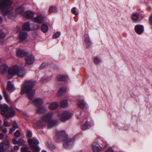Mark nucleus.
Returning a JSON list of instances; mask_svg holds the SVG:
<instances>
[{"mask_svg": "<svg viewBox=\"0 0 152 152\" xmlns=\"http://www.w3.org/2000/svg\"><path fill=\"white\" fill-rule=\"evenodd\" d=\"M25 142L23 139L20 138L18 140V145L20 146L23 145Z\"/></svg>", "mask_w": 152, "mask_h": 152, "instance_id": "nucleus-31", "label": "nucleus"}, {"mask_svg": "<svg viewBox=\"0 0 152 152\" xmlns=\"http://www.w3.org/2000/svg\"><path fill=\"white\" fill-rule=\"evenodd\" d=\"M3 125L5 126L9 127L10 126V124L8 122L4 121V122Z\"/></svg>", "mask_w": 152, "mask_h": 152, "instance_id": "nucleus-43", "label": "nucleus"}, {"mask_svg": "<svg viewBox=\"0 0 152 152\" xmlns=\"http://www.w3.org/2000/svg\"><path fill=\"white\" fill-rule=\"evenodd\" d=\"M81 129L83 130H85L91 127V125L89 122L86 119H84L82 121Z\"/></svg>", "mask_w": 152, "mask_h": 152, "instance_id": "nucleus-9", "label": "nucleus"}, {"mask_svg": "<svg viewBox=\"0 0 152 152\" xmlns=\"http://www.w3.org/2000/svg\"><path fill=\"white\" fill-rule=\"evenodd\" d=\"M56 10V7L51 6L49 8L48 12L50 14H51L55 12Z\"/></svg>", "mask_w": 152, "mask_h": 152, "instance_id": "nucleus-32", "label": "nucleus"}, {"mask_svg": "<svg viewBox=\"0 0 152 152\" xmlns=\"http://www.w3.org/2000/svg\"><path fill=\"white\" fill-rule=\"evenodd\" d=\"M149 22L151 24H152V15L149 18Z\"/></svg>", "mask_w": 152, "mask_h": 152, "instance_id": "nucleus-50", "label": "nucleus"}, {"mask_svg": "<svg viewBox=\"0 0 152 152\" xmlns=\"http://www.w3.org/2000/svg\"><path fill=\"white\" fill-rule=\"evenodd\" d=\"M68 103L66 100H63L60 102L61 106L63 108H66L68 106Z\"/></svg>", "mask_w": 152, "mask_h": 152, "instance_id": "nucleus-28", "label": "nucleus"}, {"mask_svg": "<svg viewBox=\"0 0 152 152\" xmlns=\"http://www.w3.org/2000/svg\"><path fill=\"white\" fill-rule=\"evenodd\" d=\"M46 111V109L44 107L41 106L39 107L37 109V112L39 114L44 113Z\"/></svg>", "mask_w": 152, "mask_h": 152, "instance_id": "nucleus-22", "label": "nucleus"}, {"mask_svg": "<svg viewBox=\"0 0 152 152\" xmlns=\"http://www.w3.org/2000/svg\"><path fill=\"white\" fill-rule=\"evenodd\" d=\"M7 89L8 91L13 92L15 89L14 85L10 81H8L7 83Z\"/></svg>", "mask_w": 152, "mask_h": 152, "instance_id": "nucleus-17", "label": "nucleus"}, {"mask_svg": "<svg viewBox=\"0 0 152 152\" xmlns=\"http://www.w3.org/2000/svg\"><path fill=\"white\" fill-rule=\"evenodd\" d=\"M5 37V35L2 30L0 29V43L2 42L3 39Z\"/></svg>", "mask_w": 152, "mask_h": 152, "instance_id": "nucleus-30", "label": "nucleus"}, {"mask_svg": "<svg viewBox=\"0 0 152 152\" xmlns=\"http://www.w3.org/2000/svg\"><path fill=\"white\" fill-rule=\"evenodd\" d=\"M25 10V7L23 5H21L17 8L16 10V13L19 14H21L23 13Z\"/></svg>", "mask_w": 152, "mask_h": 152, "instance_id": "nucleus-21", "label": "nucleus"}, {"mask_svg": "<svg viewBox=\"0 0 152 152\" xmlns=\"http://www.w3.org/2000/svg\"><path fill=\"white\" fill-rule=\"evenodd\" d=\"M76 9L75 7H74L71 10L72 13L75 15H77L78 14L77 12H76Z\"/></svg>", "mask_w": 152, "mask_h": 152, "instance_id": "nucleus-40", "label": "nucleus"}, {"mask_svg": "<svg viewBox=\"0 0 152 152\" xmlns=\"http://www.w3.org/2000/svg\"><path fill=\"white\" fill-rule=\"evenodd\" d=\"M9 68L6 65L4 64L0 67V72L2 74L7 73Z\"/></svg>", "mask_w": 152, "mask_h": 152, "instance_id": "nucleus-15", "label": "nucleus"}, {"mask_svg": "<svg viewBox=\"0 0 152 152\" xmlns=\"http://www.w3.org/2000/svg\"><path fill=\"white\" fill-rule=\"evenodd\" d=\"M100 59L97 57H95L94 58V61L95 63L96 64H98L100 62Z\"/></svg>", "mask_w": 152, "mask_h": 152, "instance_id": "nucleus-41", "label": "nucleus"}, {"mask_svg": "<svg viewBox=\"0 0 152 152\" xmlns=\"http://www.w3.org/2000/svg\"><path fill=\"white\" fill-rule=\"evenodd\" d=\"M27 36L28 35L26 32L23 31H21L19 35V42H22L23 40L27 38Z\"/></svg>", "mask_w": 152, "mask_h": 152, "instance_id": "nucleus-13", "label": "nucleus"}, {"mask_svg": "<svg viewBox=\"0 0 152 152\" xmlns=\"http://www.w3.org/2000/svg\"><path fill=\"white\" fill-rule=\"evenodd\" d=\"M14 135L15 137H20V132L18 130H17L15 133H14Z\"/></svg>", "mask_w": 152, "mask_h": 152, "instance_id": "nucleus-36", "label": "nucleus"}, {"mask_svg": "<svg viewBox=\"0 0 152 152\" xmlns=\"http://www.w3.org/2000/svg\"><path fill=\"white\" fill-rule=\"evenodd\" d=\"M77 104L79 107L81 108H83L86 106V103L85 101H80L77 102Z\"/></svg>", "mask_w": 152, "mask_h": 152, "instance_id": "nucleus-25", "label": "nucleus"}, {"mask_svg": "<svg viewBox=\"0 0 152 152\" xmlns=\"http://www.w3.org/2000/svg\"><path fill=\"white\" fill-rule=\"evenodd\" d=\"M4 145L3 142L0 143V152H4L5 151L4 148Z\"/></svg>", "mask_w": 152, "mask_h": 152, "instance_id": "nucleus-35", "label": "nucleus"}, {"mask_svg": "<svg viewBox=\"0 0 152 152\" xmlns=\"http://www.w3.org/2000/svg\"><path fill=\"white\" fill-rule=\"evenodd\" d=\"M41 30L43 32H46L48 30V26L45 24H43L41 26Z\"/></svg>", "mask_w": 152, "mask_h": 152, "instance_id": "nucleus-27", "label": "nucleus"}, {"mask_svg": "<svg viewBox=\"0 0 152 152\" xmlns=\"http://www.w3.org/2000/svg\"><path fill=\"white\" fill-rule=\"evenodd\" d=\"M2 142L3 143L4 145L6 146L9 145L10 144V142L8 140H4Z\"/></svg>", "mask_w": 152, "mask_h": 152, "instance_id": "nucleus-37", "label": "nucleus"}, {"mask_svg": "<svg viewBox=\"0 0 152 152\" xmlns=\"http://www.w3.org/2000/svg\"><path fill=\"white\" fill-rule=\"evenodd\" d=\"M60 33L59 32H57L54 35L53 37V38H58L60 35Z\"/></svg>", "mask_w": 152, "mask_h": 152, "instance_id": "nucleus-39", "label": "nucleus"}, {"mask_svg": "<svg viewBox=\"0 0 152 152\" xmlns=\"http://www.w3.org/2000/svg\"><path fill=\"white\" fill-rule=\"evenodd\" d=\"M12 142L13 144L14 145L18 144V141H17V140L15 139H12Z\"/></svg>", "mask_w": 152, "mask_h": 152, "instance_id": "nucleus-47", "label": "nucleus"}, {"mask_svg": "<svg viewBox=\"0 0 152 152\" xmlns=\"http://www.w3.org/2000/svg\"><path fill=\"white\" fill-rule=\"evenodd\" d=\"M15 129L14 128V127H12L11 129H10V131L9 132V133L10 134H12V133L15 131Z\"/></svg>", "mask_w": 152, "mask_h": 152, "instance_id": "nucleus-48", "label": "nucleus"}, {"mask_svg": "<svg viewBox=\"0 0 152 152\" xmlns=\"http://www.w3.org/2000/svg\"><path fill=\"white\" fill-rule=\"evenodd\" d=\"M2 99V97L1 95L0 94V101Z\"/></svg>", "mask_w": 152, "mask_h": 152, "instance_id": "nucleus-54", "label": "nucleus"}, {"mask_svg": "<svg viewBox=\"0 0 152 152\" xmlns=\"http://www.w3.org/2000/svg\"><path fill=\"white\" fill-rule=\"evenodd\" d=\"M27 137H31L32 136V133L31 131H28L27 132Z\"/></svg>", "mask_w": 152, "mask_h": 152, "instance_id": "nucleus-42", "label": "nucleus"}, {"mask_svg": "<svg viewBox=\"0 0 152 152\" xmlns=\"http://www.w3.org/2000/svg\"><path fill=\"white\" fill-rule=\"evenodd\" d=\"M12 3L9 0H0V11L3 15H7L9 18L13 19L15 16L12 11V8L10 6Z\"/></svg>", "mask_w": 152, "mask_h": 152, "instance_id": "nucleus-2", "label": "nucleus"}, {"mask_svg": "<svg viewBox=\"0 0 152 152\" xmlns=\"http://www.w3.org/2000/svg\"><path fill=\"white\" fill-rule=\"evenodd\" d=\"M21 152H27V148L25 147H22L21 148Z\"/></svg>", "mask_w": 152, "mask_h": 152, "instance_id": "nucleus-46", "label": "nucleus"}, {"mask_svg": "<svg viewBox=\"0 0 152 152\" xmlns=\"http://www.w3.org/2000/svg\"><path fill=\"white\" fill-rule=\"evenodd\" d=\"M60 114L61 115L60 120L63 122L68 120L71 116V113L68 111H64Z\"/></svg>", "mask_w": 152, "mask_h": 152, "instance_id": "nucleus-8", "label": "nucleus"}, {"mask_svg": "<svg viewBox=\"0 0 152 152\" xmlns=\"http://www.w3.org/2000/svg\"><path fill=\"white\" fill-rule=\"evenodd\" d=\"M136 32L138 34L142 33L143 31V27L142 26L138 25H136L135 27Z\"/></svg>", "mask_w": 152, "mask_h": 152, "instance_id": "nucleus-16", "label": "nucleus"}, {"mask_svg": "<svg viewBox=\"0 0 152 152\" xmlns=\"http://www.w3.org/2000/svg\"><path fill=\"white\" fill-rule=\"evenodd\" d=\"M3 92L4 95V96L7 102H10V99L9 96L7 94L5 91L4 88L3 90Z\"/></svg>", "mask_w": 152, "mask_h": 152, "instance_id": "nucleus-24", "label": "nucleus"}, {"mask_svg": "<svg viewBox=\"0 0 152 152\" xmlns=\"http://www.w3.org/2000/svg\"><path fill=\"white\" fill-rule=\"evenodd\" d=\"M46 145L51 150H53L55 148V146L52 144L47 142Z\"/></svg>", "mask_w": 152, "mask_h": 152, "instance_id": "nucleus-33", "label": "nucleus"}, {"mask_svg": "<svg viewBox=\"0 0 152 152\" xmlns=\"http://www.w3.org/2000/svg\"><path fill=\"white\" fill-rule=\"evenodd\" d=\"M27 54L26 52L22 49H19L16 52L17 56L19 57H22L25 56Z\"/></svg>", "mask_w": 152, "mask_h": 152, "instance_id": "nucleus-14", "label": "nucleus"}, {"mask_svg": "<svg viewBox=\"0 0 152 152\" xmlns=\"http://www.w3.org/2000/svg\"><path fill=\"white\" fill-rule=\"evenodd\" d=\"M27 152H31L30 151H28Z\"/></svg>", "mask_w": 152, "mask_h": 152, "instance_id": "nucleus-56", "label": "nucleus"}, {"mask_svg": "<svg viewBox=\"0 0 152 152\" xmlns=\"http://www.w3.org/2000/svg\"><path fill=\"white\" fill-rule=\"evenodd\" d=\"M34 83L31 81H26L22 85L20 93L21 94L26 93L29 99H32L34 96L35 91L33 88Z\"/></svg>", "mask_w": 152, "mask_h": 152, "instance_id": "nucleus-3", "label": "nucleus"}, {"mask_svg": "<svg viewBox=\"0 0 152 152\" xmlns=\"http://www.w3.org/2000/svg\"><path fill=\"white\" fill-rule=\"evenodd\" d=\"M2 18L0 16V23L2 22Z\"/></svg>", "mask_w": 152, "mask_h": 152, "instance_id": "nucleus-53", "label": "nucleus"}, {"mask_svg": "<svg viewBox=\"0 0 152 152\" xmlns=\"http://www.w3.org/2000/svg\"><path fill=\"white\" fill-rule=\"evenodd\" d=\"M2 131L3 133H4V134H6L7 132V129L6 128H5L4 129H2Z\"/></svg>", "mask_w": 152, "mask_h": 152, "instance_id": "nucleus-51", "label": "nucleus"}, {"mask_svg": "<svg viewBox=\"0 0 152 152\" xmlns=\"http://www.w3.org/2000/svg\"><path fill=\"white\" fill-rule=\"evenodd\" d=\"M58 106V104L57 102H54L50 104L48 108L50 110H52L57 109Z\"/></svg>", "mask_w": 152, "mask_h": 152, "instance_id": "nucleus-20", "label": "nucleus"}, {"mask_svg": "<svg viewBox=\"0 0 152 152\" xmlns=\"http://www.w3.org/2000/svg\"><path fill=\"white\" fill-rule=\"evenodd\" d=\"M85 41L87 45V46H88L91 43L90 40L89 39V38L88 37L86 38L85 39Z\"/></svg>", "mask_w": 152, "mask_h": 152, "instance_id": "nucleus-38", "label": "nucleus"}, {"mask_svg": "<svg viewBox=\"0 0 152 152\" xmlns=\"http://www.w3.org/2000/svg\"><path fill=\"white\" fill-rule=\"evenodd\" d=\"M14 149L15 150H18L19 149V147L17 145H15L14 146Z\"/></svg>", "mask_w": 152, "mask_h": 152, "instance_id": "nucleus-52", "label": "nucleus"}, {"mask_svg": "<svg viewBox=\"0 0 152 152\" xmlns=\"http://www.w3.org/2000/svg\"><path fill=\"white\" fill-rule=\"evenodd\" d=\"M26 70L23 68H20L17 65H14L9 68L8 74L12 76L17 75L19 77H23L26 74Z\"/></svg>", "mask_w": 152, "mask_h": 152, "instance_id": "nucleus-5", "label": "nucleus"}, {"mask_svg": "<svg viewBox=\"0 0 152 152\" xmlns=\"http://www.w3.org/2000/svg\"><path fill=\"white\" fill-rule=\"evenodd\" d=\"M42 99L40 98H38L35 99L33 101V103L35 105L37 106H39L43 103Z\"/></svg>", "mask_w": 152, "mask_h": 152, "instance_id": "nucleus-18", "label": "nucleus"}, {"mask_svg": "<svg viewBox=\"0 0 152 152\" xmlns=\"http://www.w3.org/2000/svg\"><path fill=\"white\" fill-rule=\"evenodd\" d=\"M0 110L1 114L6 118H9L15 115L14 110L12 107H9L6 104H0Z\"/></svg>", "mask_w": 152, "mask_h": 152, "instance_id": "nucleus-6", "label": "nucleus"}, {"mask_svg": "<svg viewBox=\"0 0 152 152\" xmlns=\"http://www.w3.org/2000/svg\"><path fill=\"white\" fill-rule=\"evenodd\" d=\"M56 135L57 138L56 141L59 142H60V140H62V142H64L63 146L65 148H67L75 141L74 138H69L64 131L57 132Z\"/></svg>", "mask_w": 152, "mask_h": 152, "instance_id": "nucleus-4", "label": "nucleus"}, {"mask_svg": "<svg viewBox=\"0 0 152 152\" xmlns=\"http://www.w3.org/2000/svg\"><path fill=\"white\" fill-rule=\"evenodd\" d=\"M92 149L94 152H99L102 150V147L98 143L94 142L92 145Z\"/></svg>", "mask_w": 152, "mask_h": 152, "instance_id": "nucleus-11", "label": "nucleus"}, {"mask_svg": "<svg viewBox=\"0 0 152 152\" xmlns=\"http://www.w3.org/2000/svg\"><path fill=\"white\" fill-rule=\"evenodd\" d=\"M139 14L137 13H133L132 16V19L134 21H136L137 20L139 17Z\"/></svg>", "mask_w": 152, "mask_h": 152, "instance_id": "nucleus-29", "label": "nucleus"}, {"mask_svg": "<svg viewBox=\"0 0 152 152\" xmlns=\"http://www.w3.org/2000/svg\"><path fill=\"white\" fill-rule=\"evenodd\" d=\"M42 152H47L46 151L44 150V151H42Z\"/></svg>", "mask_w": 152, "mask_h": 152, "instance_id": "nucleus-55", "label": "nucleus"}, {"mask_svg": "<svg viewBox=\"0 0 152 152\" xmlns=\"http://www.w3.org/2000/svg\"><path fill=\"white\" fill-rule=\"evenodd\" d=\"M23 15L25 18L32 20L34 16V13L30 11H27L23 13Z\"/></svg>", "mask_w": 152, "mask_h": 152, "instance_id": "nucleus-12", "label": "nucleus"}, {"mask_svg": "<svg viewBox=\"0 0 152 152\" xmlns=\"http://www.w3.org/2000/svg\"><path fill=\"white\" fill-rule=\"evenodd\" d=\"M66 91V89L64 88H60L58 92V94L61 95L64 94Z\"/></svg>", "mask_w": 152, "mask_h": 152, "instance_id": "nucleus-34", "label": "nucleus"}, {"mask_svg": "<svg viewBox=\"0 0 152 152\" xmlns=\"http://www.w3.org/2000/svg\"><path fill=\"white\" fill-rule=\"evenodd\" d=\"M32 21L36 23H41L43 21V18L41 16H37L34 18H33Z\"/></svg>", "mask_w": 152, "mask_h": 152, "instance_id": "nucleus-19", "label": "nucleus"}, {"mask_svg": "<svg viewBox=\"0 0 152 152\" xmlns=\"http://www.w3.org/2000/svg\"><path fill=\"white\" fill-rule=\"evenodd\" d=\"M34 61V57L32 55H28L26 57V63L27 65H30L33 64Z\"/></svg>", "mask_w": 152, "mask_h": 152, "instance_id": "nucleus-10", "label": "nucleus"}, {"mask_svg": "<svg viewBox=\"0 0 152 152\" xmlns=\"http://www.w3.org/2000/svg\"><path fill=\"white\" fill-rule=\"evenodd\" d=\"M1 59H0V62H1Z\"/></svg>", "mask_w": 152, "mask_h": 152, "instance_id": "nucleus-57", "label": "nucleus"}, {"mask_svg": "<svg viewBox=\"0 0 152 152\" xmlns=\"http://www.w3.org/2000/svg\"><path fill=\"white\" fill-rule=\"evenodd\" d=\"M22 28L23 30L27 31H30L31 29L30 24L27 22L24 23Z\"/></svg>", "mask_w": 152, "mask_h": 152, "instance_id": "nucleus-23", "label": "nucleus"}, {"mask_svg": "<svg viewBox=\"0 0 152 152\" xmlns=\"http://www.w3.org/2000/svg\"><path fill=\"white\" fill-rule=\"evenodd\" d=\"M28 142L33 151L38 152L40 151V148L39 146H37L39 142L37 139L33 137L29 139L28 140Z\"/></svg>", "mask_w": 152, "mask_h": 152, "instance_id": "nucleus-7", "label": "nucleus"}, {"mask_svg": "<svg viewBox=\"0 0 152 152\" xmlns=\"http://www.w3.org/2000/svg\"><path fill=\"white\" fill-rule=\"evenodd\" d=\"M13 127L15 128H18V126L15 121H14L13 124Z\"/></svg>", "mask_w": 152, "mask_h": 152, "instance_id": "nucleus-44", "label": "nucleus"}, {"mask_svg": "<svg viewBox=\"0 0 152 152\" xmlns=\"http://www.w3.org/2000/svg\"><path fill=\"white\" fill-rule=\"evenodd\" d=\"M4 137V135L2 133L0 134V140H2Z\"/></svg>", "mask_w": 152, "mask_h": 152, "instance_id": "nucleus-49", "label": "nucleus"}, {"mask_svg": "<svg viewBox=\"0 0 152 152\" xmlns=\"http://www.w3.org/2000/svg\"><path fill=\"white\" fill-rule=\"evenodd\" d=\"M48 64L46 63H42L40 67V68L43 69L48 66Z\"/></svg>", "mask_w": 152, "mask_h": 152, "instance_id": "nucleus-45", "label": "nucleus"}, {"mask_svg": "<svg viewBox=\"0 0 152 152\" xmlns=\"http://www.w3.org/2000/svg\"><path fill=\"white\" fill-rule=\"evenodd\" d=\"M52 115L51 113H47L41 118V120H38L34 122V125L39 128H43L48 123V128L53 127L58 124V121L51 119Z\"/></svg>", "mask_w": 152, "mask_h": 152, "instance_id": "nucleus-1", "label": "nucleus"}, {"mask_svg": "<svg viewBox=\"0 0 152 152\" xmlns=\"http://www.w3.org/2000/svg\"><path fill=\"white\" fill-rule=\"evenodd\" d=\"M67 77L62 75H58L57 76V79L59 81H64L67 80Z\"/></svg>", "mask_w": 152, "mask_h": 152, "instance_id": "nucleus-26", "label": "nucleus"}]
</instances>
